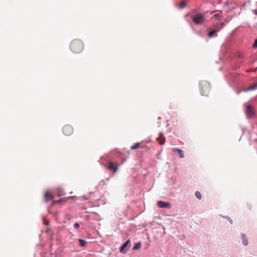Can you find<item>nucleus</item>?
Segmentation results:
<instances>
[{"label":"nucleus","mask_w":257,"mask_h":257,"mask_svg":"<svg viewBox=\"0 0 257 257\" xmlns=\"http://www.w3.org/2000/svg\"><path fill=\"white\" fill-rule=\"evenodd\" d=\"M131 243L130 240H127L120 247V251L121 253H125L131 247Z\"/></svg>","instance_id":"nucleus-3"},{"label":"nucleus","mask_w":257,"mask_h":257,"mask_svg":"<svg viewBox=\"0 0 257 257\" xmlns=\"http://www.w3.org/2000/svg\"><path fill=\"white\" fill-rule=\"evenodd\" d=\"M123 162V161H122L121 163H120L119 165H116L115 164H114L112 162L110 161L108 162V165L107 167V168L109 170L112 171L114 173L117 172L118 166L121 164H122Z\"/></svg>","instance_id":"nucleus-4"},{"label":"nucleus","mask_w":257,"mask_h":257,"mask_svg":"<svg viewBox=\"0 0 257 257\" xmlns=\"http://www.w3.org/2000/svg\"><path fill=\"white\" fill-rule=\"evenodd\" d=\"M57 194L58 196H61L65 194L64 191L62 188H58L57 190Z\"/></svg>","instance_id":"nucleus-15"},{"label":"nucleus","mask_w":257,"mask_h":257,"mask_svg":"<svg viewBox=\"0 0 257 257\" xmlns=\"http://www.w3.org/2000/svg\"><path fill=\"white\" fill-rule=\"evenodd\" d=\"M172 151L174 152H177L181 158H183L184 157V153L182 150L179 149L173 148Z\"/></svg>","instance_id":"nucleus-12"},{"label":"nucleus","mask_w":257,"mask_h":257,"mask_svg":"<svg viewBox=\"0 0 257 257\" xmlns=\"http://www.w3.org/2000/svg\"><path fill=\"white\" fill-rule=\"evenodd\" d=\"M252 47L253 48H256L257 47V39L255 40L254 43H253Z\"/></svg>","instance_id":"nucleus-22"},{"label":"nucleus","mask_w":257,"mask_h":257,"mask_svg":"<svg viewBox=\"0 0 257 257\" xmlns=\"http://www.w3.org/2000/svg\"><path fill=\"white\" fill-rule=\"evenodd\" d=\"M140 143H137L135 144L134 145L131 146V149L132 150H136L138 149L140 147Z\"/></svg>","instance_id":"nucleus-19"},{"label":"nucleus","mask_w":257,"mask_h":257,"mask_svg":"<svg viewBox=\"0 0 257 257\" xmlns=\"http://www.w3.org/2000/svg\"><path fill=\"white\" fill-rule=\"evenodd\" d=\"M192 21L197 25H202L205 20L203 14L198 13L192 18Z\"/></svg>","instance_id":"nucleus-2"},{"label":"nucleus","mask_w":257,"mask_h":257,"mask_svg":"<svg viewBox=\"0 0 257 257\" xmlns=\"http://www.w3.org/2000/svg\"><path fill=\"white\" fill-rule=\"evenodd\" d=\"M79 244L81 246L84 247L86 245V241L85 240L80 239H79Z\"/></svg>","instance_id":"nucleus-17"},{"label":"nucleus","mask_w":257,"mask_h":257,"mask_svg":"<svg viewBox=\"0 0 257 257\" xmlns=\"http://www.w3.org/2000/svg\"><path fill=\"white\" fill-rule=\"evenodd\" d=\"M254 14L255 15H257V11L256 10L254 11Z\"/></svg>","instance_id":"nucleus-26"},{"label":"nucleus","mask_w":257,"mask_h":257,"mask_svg":"<svg viewBox=\"0 0 257 257\" xmlns=\"http://www.w3.org/2000/svg\"><path fill=\"white\" fill-rule=\"evenodd\" d=\"M157 205L159 207L161 208H171V204L168 202H164L163 201H158L157 203Z\"/></svg>","instance_id":"nucleus-5"},{"label":"nucleus","mask_w":257,"mask_h":257,"mask_svg":"<svg viewBox=\"0 0 257 257\" xmlns=\"http://www.w3.org/2000/svg\"><path fill=\"white\" fill-rule=\"evenodd\" d=\"M219 16H220L219 14H215L214 15V17L215 18H218V17H219Z\"/></svg>","instance_id":"nucleus-24"},{"label":"nucleus","mask_w":257,"mask_h":257,"mask_svg":"<svg viewBox=\"0 0 257 257\" xmlns=\"http://www.w3.org/2000/svg\"><path fill=\"white\" fill-rule=\"evenodd\" d=\"M195 196L199 199L202 198V195L199 191H196L195 193Z\"/></svg>","instance_id":"nucleus-20"},{"label":"nucleus","mask_w":257,"mask_h":257,"mask_svg":"<svg viewBox=\"0 0 257 257\" xmlns=\"http://www.w3.org/2000/svg\"><path fill=\"white\" fill-rule=\"evenodd\" d=\"M246 114L248 118L252 117L254 115L253 108L250 105H248L246 107Z\"/></svg>","instance_id":"nucleus-6"},{"label":"nucleus","mask_w":257,"mask_h":257,"mask_svg":"<svg viewBox=\"0 0 257 257\" xmlns=\"http://www.w3.org/2000/svg\"><path fill=\"white\" fill-rule=\"evenodd\" d=\"M241 237L242 244L245 246H247L248 244V238L247 236L246 235V234L242 233L241 234Z\"/></svg>","instance_id":"nucleus-9"},{"label":"nucleus","mask_w":257,"mask_h":257,"mask_svg":"<svg viewBox=\"0 0 257 257\" xmlns=\"http://www.w3.org/2000/svg\"><path fill=\"white\" fill-rule=\"evenodd\" d=\"M256 89H257V82L250 85L247 88L243 89V91L247 92V91H252L253 90H255Z\"/></svg>","instance_id":"nucleus-10"},{"label":"nucleus","mask_w":257,"mask_h":257,"mask_svg":"<svg viewBox=\"0 0 257 257\" xmlns=\"http://www.w3.org/2000/svg\"><path fill=\"white\" fill-rule=\"evenodd\" d=\"M158 139H160L161 141L159 142V144L161 145L164 144L165 143V137H164V135L163 133H159V137Z\"/></svg>","instance_id":"nucleus-13"},{"label":"nucleus","mask_w":257,"mask_h":257,"mask_svg":"<svg viewBox=\"0 0 257 257\" xmlns=\"http://www.w3.org/2000/svg\"><path fill=\"white\" fill-rule=\"evenodd\" d=\"M45 221V224H46V225H48V221Z\"/></svg>","instance_id":"nucleus-25"},{"label":"nucleus","mask_w":257,"mask_h":257,"mask_svg":"<svg viewBox=\"0 0 257 257\" xmlns=\"http://www.w3.org/2000/svg\"><path fill=\"white\" fill-rule=\"evenodd\" d=\"M224 25H225V24L224 23H217L213 25V27L214 28V30L217 33L219 31H220L222 29H223Z\"/></svg>","instance_id":"nucleus-8"},{"label":"nucleus","mask_w":257,"mask_h":257,"mask_svg":"<svg viewBox=\"0 0 257 257\" xmlns=\"http://www.w3.org/2000/svg\"><path fill=\"white\" fill-rule=\"evenodd\" d=\"M158 119H161V117H158Z\"/></svg>","instance_id":"nucleus-27"},{"label":"nucleus","mask_w":257,"mask_h":257,"mask_svg":"<svg viewBox=\"0 0 257 257\" xmlns=\"http://www.w3.org/2000/svg\"><path fill=\"white\" fill-rule=\"evenodd\" d=\"M187 6V2L185 1H182L180 3V7L181 9L185 8Z\"/></svg>","instance_id":"nucleus-18"},{"label":"nucleus","mask_w":257,"mask_h":257,"mask_svg":"<svg viewBox=\"0 0 257 257\" xmlns=\"http://www.w3.org/2000/svg\"><path fill=\"white\" fill-rule=\"evenodd\" d=\"M73 128L70 125H65L63 128V132L66 136H69L72 134Z\"/></svg>","instance_id":"nucleus-7"},{"label":"nucleus","mask_w":257,"mask_h":257,"mask_svg":"<svg viewBox=\"0 0 257 257\" xmlns=\"http://www.w3.org/2000/svg\"><path fill=\"white\" fill-rule=\"evenodd\" d=\"M73 226L75 229H78L80 225L78 223H75L74 224Z\"/></svg>","instance_id":"nucleus-21"},{"label":"nucleus","mask_w":257,"mask_h":257,"mask_svg":"<svg viewBox=\"0 0 257 257\" xmlns=\"http://www.w3.org/2000/svg\"><path fill=\"white\" fill-rule=\"evenodd\" d=\"M141 245H142V243H141V241H139V242L136 243L133 246V250H137V249H139L141 247Z\"/></svg>","instance_id":"nucleus-14"},{"label":"nucleus","mask_w":257,"mask_h":257,"mask_svg":"<svg viewBox=\"0 0 257 257\" xmlns=\"http://www.w3.org/2000/svg\"><path fill=\"white\" fill-rule=\"evenodd\" d=\"M70 48L72 52L75 53L80 52L83 49L82 43L79 40H75L71 42Z\"/></svg>","instance_id":"nucleus-1"},{"label":"nucleus","mask_w":257,"mask_h":257,"mask_svg":"<svg viewBox=\"0 0 257 257\" xmlns=\"http://www.w3.org/2000/svg\"><path fill=\"white\" fill-rule=\"evenodd\" d=\"M45 198L46 201H48L54 199V196L52 194L46 191L45 194Z\"/></svg>","instance_id":"nucleus-11"},{"label":"nucleus","mask_w":257,"mask_h":257,"mask_svg":"<svg viewBox=\"0 0 257 257\" xmlns=\"http://www.w3.org/2000/svg\"><path fill=\"white\" fill-rule=\"evenodd\" d=\"M217 32L214 29L210 32H209L207 34V36L209 38L212 37L215 34H216Z\"/></svg>","instance_id":"nucleus-16"},{"label":"nucleus","mask_w":257,"mask_h":257,"mask_svg":"<svg viewBox=\"0 0 257 257\" xmlns=\"http://www.w3.org/2000/svg\"><path fill=\"white\" fill-rule=\"evenodd\" d=\"M225 218L226 219H227L228 220V221H229L231 224H232V219H231L229 217H228V216H226Z\"/></svg>","instance_id":"nucleus-23"}]
</instances>
